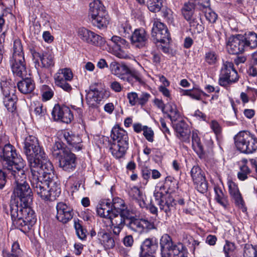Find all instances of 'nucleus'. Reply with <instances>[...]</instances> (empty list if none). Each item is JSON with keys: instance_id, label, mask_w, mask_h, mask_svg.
<instances>
[{"instance_id": "f257e3e1", "label": "nucleus", "mask_w": 257, "mask_h": 257, "mask_svg": "<svg viewBox=\"0 0 257 257\" xmlns=\"http://www.w3.org/2000/svg\"><path fill=\"white\" fill-rule=\"evenodd\" d=\"M24 151L31 170L30 180L34 191L44 200L52 201L61 193L59 184L52 180L53 167L39 145L37 138L27 137Z\"/></svg>"}, {"instance_id": "f03ea898", "label": "nucleus", "mask_w": 257, "mask_h": 257, "mask_svg": "<svg viewBox=\"0 0 257 257\" xmlns=\"http://www.w3.org/2000/svg\"><path fill=\"white\" fill-rule=\"evenodd\" d=\"M13 195L15 197L11 201L8 207L4 209L10 212L13 224L20 229H30L36 222V218L33 210L29 205L32 202V191L27 182L14 184Z\"/></svg>"}, {"instance_id": "7ed1b4c3", "label": "nucleus", "mask_w": 257, "mask_h": 257, "mask_svg": "<svg viewBox=\"0 0 257 257\" xmlns=\"http://www.w3.org/2000/svg\"><path fill=\"white\" fill-rule=\"evenodd\" d=\"M113 143L110 150L113 157L117 159L122 157L126 153L128 146V138L125 131L119 126H114L111 131Z\"/></svg>"}, {"instance_id": "20e7f679", "label": "nucleus", "mask_w": 257, "mask_h": 257, "mask_svg": "<svg viewBox=\"0 0 257 257\" xmlns=\"http://www.w3.org/2000/svg\"><path fill=\"white\" fill-rule=\"evenodd\" d=\"M110 69L113 75L132 86L136 85L137 83H144L141 74L136 69H131L125 64L113 62L110 65Z\"/></svg>"}, {"instance_id": "39448f33", "label": "nucleus", "mask_w": 257, "mask_h": 257, "mask_svg": "<svg viewBox=\"0 0 257 257\" xmlns=\"http://www.w3.org/2000/svg\"><path fill=\"white\" fill-rule=\"evenodd\" d=\"M10 65L13 73L19 77L27 75L23 46L19 39L14 42L12 56L10 60Z\"/></svg>"}, {"instance_id": "423d86ee", "label": "nucleus", "mask_w": 257, "mask_h": 257, "mask_svg": "<svg viewBox=\"0 0 257 257\" xmlns=\"http://www.w3.org/2000/svg\"><path fill=\"white\" fill-rule=\"evenodd\" d=\"M89 15L92 24L98 29L106 28L109 24V16L99 0H94L89 5Z\"/></svg>"}, {"instance_id": "0eeeda50", "label": "nucleus", "mask_w": 257, "mask_h": 257, "mask_svg": "<svg viewBox=\"0 0 257 257\" xmlns=\"http://www.w3.org/2000/svg\"><path fill=\"white\" fill-rule=\"evenodd\" d=\"M238 150L244 154H252L257 150V138L248 131H240L234 137Z\"/></svg>"}, {"instance_id": "6e6552de", "label": "nucleus", "mask_w": 257, "mask_h": 257, "mask_svg": "<svg viewBox=\"0 0 257 257\" xmlns=\"http://www.w3.org/2000/svg\"><path fill=\"white\" fill-rule=\"evenodd\" d=\"M154 195L160 209L168 213L173 207L174 199L166 190L164 185H157L154 192Z\"/></svg>"}, {"instance_id": "1a4fd4ad", "label": "nucleus", "mask_w": 257, "mask_h": 257, "mask_svg": "<svg viewBox=\"0 0 257 257\" xmlns=\"http://www.w3.org/2000/svg\"><path fill=\"white\" fill-rule=\"evenodd\" d=\"M238 80L236 70L232 62L226 61L223 64L219 75V84L223 86H227Z\"/></svg>"}, {"instance_id": "9d476101", "label": "nucleus", "mask_w": 257, "mask_h": 257, "mask_svg": "<svg viewBox=\"0 0 257 257\" xmlns=\"http://www.w3.org/2000/svg\"><path fill=\"white\" fill-rule=\"evenodd\" d=\"M130 211H123L122 212H111L109 217L112 225L113 233L118 236L124 226L126 225L125 220L128 221Z\"/></svg>"}, {"instance_id": "9b49d317", "label": "nucleus", "mask_w": 257, "mask_h": 257, "mask_svg": "<svg viewBox=\"0 0 257 257\" xmlns=\"http://www.w3.org/2000/svg\"><path fill=\"white\" fill-rule=\"evenodd\" d=\"M73 77V73L70 68L60 69L54 75L55 84L64 91L70 92L72 87L68 81H71Z\"/></svg>"}, {"instance_id": "f8f14e48", "label": "nucleus", "mask_w": 257, "mask_h": 257, "mask_svg": "<svg viewBox=\"0 0 257 257\" xmlns=\"http://www.w3.org/2000/svg\"><path fill=\"white\" fill-rule=\"evenodd\" d=\"M195 8L194 3L189 1L184 4L181 9V13L184 19L189 23L192 29L199 33L202 31V27L194 17Z\"/></svg>"}, {"instance_id": "ddd939ff", "label": "nucleus", "mask_w": 257, "mask_h": 257, "mask_svg": "<svg viewBox=\"0 0 257 257\" xmlns=\"http://www.w3.org/2000/svg\"><path fill=\"white\" fill-rule=\"evenodd\" d=\"M77 35L83 42L93 46H100L104 42L100 36L84 27L78 28Z\"/></svg>"}, {"instance_id": "4468645a", "label": "nucleus", "mask_w": 257, "mask_h": 257, "mask_svg": "<svg viewBox=\"0 0 257 257\" xmlns=\"http://www.w3.org/2000/svg\"><path fill=\"white\" fill-rule=\"evenodd\" d=\"M190 174L195 188L201 193H205L208 189L205 173L198 166H194L191 170Z\"/></svg>"}, {"instance_id": "2eb2a0df", "label": "nucleus", "mask_w": 257, "mask_h": 257, "mask_svg": "<svg viewBox=\"0 0 257 257\" xmlns=\"http://www.w3.org/2000/svg\"><path fill=\"white\" fill-rule=\"evenodd\" d=\"M152 36L156 40V43L160 42L161 44L169 43L171 39L166 26L158 21L154 22Z\"/></svg>"}, {"instance_id": "dca6fc26", "label": "nucleus", "mask_w": 257, "mask_h": 257, "mask_svg": "<svg viewBox=\"0 0 257 257\" xmlns=\"http://www.w3.org/2000/svg\"><path fill=\"white\" fill-rule=\"evenodd\" d=\"M17 164L8 168L11 179L14 180V184L27 182V175L25 173V163L23 160L17 159Z\"/></svg>"}, {"instance_id": "f3484780", "label": "nucleus", "mask_w": 257, "mask_h": 257, "mask_svg": "<svg viewBox=\"0 0 257 257\" xmlns=\"http://www.w3.org/2000/svg\"><path fill=\"white\" fill-rule=\"evenodd\" d=\"M226 49L229 53L237 55L243 53L247 49L243 36L237 35L229 37L226 43Z\"/></svg>"}, {"instance_id": "a211bd4d", "label": "nucleus", "mask_w": 257, "mask_h": 257, "mask_svg": "<svg viewBox=\"0 0 257 257\" xmlns=\"http://www.w3.org/2000/svg\"><path fill=\"white\" fill-rule=\"evenodd\" d=\"M0 159L6 162L8 168L17 164V159L23 160L20 156L18 155L15 149L11 144L6 145L4 147H0Z\"/></svg>"}, {"instance_id": "6ab92c4d", "label": "nucleus", "mask_w": 257, "mask_h": 257, "mask_svg": "<svg viewBox=\"0 0 257 257\" xmlns=\"http://www.w3.org/2000/svg\"><path fill=\"white\" fill-rule=\"evenodd\" d=\"M51 113L55 120H59L66 123H70L73 118V114L69 108L59 104L55 105Z\"/></svg>"}, {"instance_id": "aec40b11", "label": "nucleus", "mask_w": 257, "mask_h": 257, "mask_svg": "<svg viewBox=\"0 0 257 257\" xmlns=\"http://www.w3.org/2000/svg\"><path fill=\"white\" fill-rule=\"evenodd\" d=\"M160 244L161 256L164 255V253L172 252V251L177 253L179 250H184L185 249V247L182 243H174L171 237L167 234H165L162 236Z\"/></svg>"}, {"instance_id": "412c9836", "label": "nucleus", "mask_w": 257, "mask_h": 257, "mask_svg": "<svg viewBox=\"0 0 257 257\" xmlns=\"http://www.w3.org/2000/svg\"><path fill=\"white\" fill-rule=\"evenodd\" d=\"M57 219L62 223H66L73 218L74 212L73 209L66 203L60 202L56 206Z\"/></svg>"}, {"instance_id": "4be33fe9", "label": "nucleus", "mask_w": 257, "mask_h": 257, "mask_svg": "<svg viewBox=\"0 0 257 257\" xmlns=\"http://www.w3.org/2000/svg\"><path fill=\"white\" fill-rule=\"evenodd\" d=\"M126 226L133 231L141 233L145 229L152 228L153 225L148 220L131 217H128Z\"/></svg>"}, {"instance_id": "5701e85b", "label": "nucleus", "mask_w": 257, "mask_h": 257, "mask_svg": "<svg viewBox=\"0 0 257 257\" xmlns=\"http://www.w3.org/2000/svg\"><path fill=\"white\" fill-rule=\"evenodd\" d=\"M149 35L143 28L136 29L131 37L132 44L141 48L145 47L148 42Z\"/></svg>"}, {"instance_id": "b1692460", "label": "nucleus", "mask_w": 257, "mask_h": 257, "mask_svg": "<svg viewBox=\"0 0 257 257\" xmlns=\"http://www.w3.org/2000/svg\"><path fill=\"white\" fill-rule=\"evenodd\" d=\"M66 153L59 160V166L63 170L70 172L73 171L76 168V158L70 151L66 152Z\"/></svg>"}, {"instance_id": "393cba45", "label": "nucleus", "mask_w": 257, "mask_h": 257, "mask_svg": "<svg viewBox=\"0 0 257 257\" xmlns=\"http://www.w3.org/2000/svg\"><path fill=\"white\" fill-rule=\"evenodd\" d=\"M97 236L100 243L106 249H110L114 247L115 242L117 241V236L113 237L111 232L104 230L98 232Z\"/></svg>"}, {"instance_id": "a878e982", "label": "nucleus", "mask_w": 257, "mask_h": 257, "mask_svg": "<svg viewBox=\"0 0 257 257\" xmlns=\"http://www.w3.org/2000/svg\"><path fill=\"white\" fill-rule=\"evenodd\" d=\"M175 129L177 137L182 141L188 143L189 142L190 131L184 121H181L176 123L175 124Z\"/></svg>"}, {"instance_id": "bb28decb", "label": "nucleus", "mask_w": 257, "mask_h": 257, "mask_svg": "<svg viewBox=\"0 0 257 257\" xmlns=\"http://www.w3.org/2000/svg\"><path fill=\"white\" fill-rule=\"evenodd\" d=\"M19 90L23 94H29L33 91L35 88L34 81L31 78H25L17 83Z\"/></svg>"}, {"instance_id": "cd10ccee", "label": "nucleus", "mask_w": 257, "mask_h": 257, "mask_svg": "<svg viewBox=\"0 0 257 257\" xmlns=\"http://www.w3.org/2000/svg\"><path fill=\"white\" fill-rule=\"evenodd\" d=\"M39 60L41 62V67L49 68L54 66L55 62L54 55L49 52H45L42 54H38Z\"/></svg>"}, {"instance_id": "c85d7f7f", "label": "nucleus", "mask_w": 257, "mask_h": 257, "mask_svg": "<svg viewBox=\"0 0 257 257\" xmlns=\"http://www.w3.org/2000/svg\"><path fill=\"white\" fill-rule=\"evenodd\" d=\"M111 212L110 203L107 201H101L97 206V212L100 217L108 218Z\"/></svg>"}, {"instance_id": "c756f323", "label": "nucleus", "mask_w": 257, "mask_h": 257, "mask_svg": "<svg viewBox=\"0 0 257 257\" xmlns=\"http://www.w3.org/2000/svg\"><path fill=\"white\" fill-rule=\"evenodd\" d=\"M64 137L67 143L74 148V150L79 151L81 149V141L79 136L71 135L67 132L64 133Z\"/></svg>"}, {"instance_id": "7c9ffc66", "label": "nucleus", "mask_w": 257, "mask_h": 257, "mask_svg": "<svg viewBox=\"0 0 257 257\" xmlns=\"http://www.w3.org/2000/svg\"><path fill=\"white\" fill-rule=\"evenodd\" d=\"M0 85L3 94L5 96L14 94L15 86L11 80L3 78L0 82Z\"/></svg>"}, {"instance_id": "2f4dec72", "label": "nucleus", "mask_w": 257, "mask_h": 257, "mask_svg": "<svg viewBox=\"0 0 257 257\" xmlns=\"http://www.w3.org/2000/svg\"><path fill=\"white\" fill-rule=\"evenodd\" d=\"M86 99L87 104L91 107L95 106L99 103L98 89L90 88L86 93Z\"/></svg>"}, {"instance_id": "473e14b6", "label": "nucleus", "mask_w": 257, "mask_h": 257, "mask_svg": "<svg viewBox=\"0 0 257 257\" xmlns=\"http://www.w3.org/2000/svg\"><path fill=\"white\" fill-rule=\"evenodd\" d=\"M215 192V200L217 203L224 208L229 205V202L227 196L224 194L222 189L217 186L214 188Z\"/></svg>"}, {"instance_id": "72a5a7b5", "label": "nucleus", "mask_w": 257, "mask_h": 257, "mask_svg": "<svg viewBox=\"0 0 257 257\" xmlns=\"http://www.w3.org/2000/svg\"><path fill=\"white\" fill-rule=\"evenodd\" d=\"M70 151L68 148L64 147L63 144L61 142H57L53 145L51 152L52 154L56 158H58L59 160L62 157L65 155L66 152Z\"/></svg>"}, {"instance_id": "f704fd0d", "label": "nucleus", "mask_w": 257, "mask_h": 257, "mask_svg": "<svg viewBox=\"0 0 257 257\" xmlns=\"http://www.w3.org/2000/svg\"><path fill=\"white\" fill-rule=\"evenodd\" d=\"M192 146L194 151L199 155L203 153V147L197 131H193L192 134Z\"/></svg>"}, {"instance_id": "c9c22d12", "label": "nucleus", "mask_w": 257, "mask_h": 257, "mask_svg": "<svg viewBox=\"0 0 257 257\" xmlns=\"http://www.w3.org/2000/svg\"><path fill=\"white\" fill-rule=\"evenodd\" d=\"M112 212H122L123 211H130L126 206L124 201L120 198L113 199L112 203L111 205Z\"/></svg>"}, {"instance_id": "e433bc0d", "label": "nucleus", "mask_w": 257, "mask_h": 257, "mask_svg": "<svg viewBox=\"0 0 257 257\" xmlns=\"http://www.w3.org/2000/svg\"><path fill=\"white\" fill-rule=\"evenodd\" d=\"M242 162L243 164L240 166L239 171L237 173V176L239 180L244 181L248 178V176L251 173V170L246 165L247 160L243 159Z\"/></svg>"}, {"instance_id": "4c0bfd02", "label": "nucleus", "mask_w": 257, "mask_h": 257, "mask_svg": "<svg viewBox=\"0 0 257 257\" xmlns=\"http://www.w3.org/2000/svg\"><path fill=\"white\" fill-rule=\"evenodd\" d=\"M157 247V244L153 238H147L141 246V251L153 253Z\"/></svg>"}, {"instance_id": "58836bf2", "label": "nucleus", "mask_w": 257, "mask_h": 257, "mask_svg": "<svg viewBox=\"0 0 257 257\" xmlns=\"http://www.w3.org/2000/svg\"><path fill=\"white\" fill-rule=\"evenodd\" d=\"M34 109V113L36 117L41 118L44 117L47 113V110L44 105L38 101H35L32 105Z\"/></svg>"}, {"instance_id": "ea45409f", "label": "nucleus", "mask_w": 257, "mask_h": 257, "mask_svg": "<svg viewBox=\"0 0 257 257\" xmlns=\"http://www.w3.org/2000/svg\"><path fill=\"white\" fill-rule=\"evenodd\" d=\"M243 40L246 48L249 47L253 49L257 47V35L253 32H250L245 37L243 36Z\"/></svg>"}, {"instance_id": "a19ab883", "label": "nucleus", "mask_w": 257, "mask_h": 257, "mask_svg": "<svg viewBox=\"0 0 257 257\" xmlns=\"http://www.w3.org/2000/svg\"><path fill=\"white\" fill-rule=\"evenodd\" d=\"M168 107L169 114L168 116L172 121H176L180 118V113L177 109L176 104L171 102L167 104Z\"/></svg>"}, {"instance_id": "79ce46f5", "label": "nucleus", "mask_w": 257, "mask_h": 257, "mask_svg": "<svg viewBox=\"0 0 257 257\" xmlns=\"http://www.w3.org/2000/svg\"><path fill=\"white\" fill-rule=\"evenodd\" d=\"M147 6L151 12L157 13L161 10L162 2V0H148Z\"/></svg>"}, {"instance_id": "37998d69", "label": "nucleus", "mask_w": 257, "mask_h": 257, "mask_svg": "<svg viewBox=\"0 0 257 257\" xmlns=\"http://www.w3.org/2000/svg\"><path fill=\"white\" fill-rule=\"evenodd\" d=\"M110 42L113 44L116 49L119 47L127 48L128 45L125 40L117 36H113L110 39Z\"/></svg>"}, {"instance_id": "c03bdc74", "label": "nucleus", "mask_w": 257, "mask_h": 257, "mask_svg": "<svg viewBox=\"0 0 257 257\" xmlns=\"http://www.w3.org/2000/svg\"><path fill=\"white\" fill-rule=\"evenodd\" d=\"M231 199L239 209L244 213L246 212L247 207L241 194L232 197Z\"/></svg>"}, {"instance_id": "a18cd8bd", "label": "nucleus", "mask_w": 257, "mask_h": 257, "mask_svg": "<svg viewBox=\"0 0 257 257\" xmlns=\"http://www.w3.org/2000/svg\"><path fill=\"white\" fill-rule=\"evenodd\" d=\"M5 97L4 103L6 107L9 111H13L16 109L15 95L14 94L13 95H8V96Z\"/></svg>"}, {"instance_id": "49530a36", "label": "nucleus", "mask_w": 257, "mask_h": 257, "mask_svg": "<svg viewBox=\"0 0 257 257\" xmlns=\"http://www.w3.org/2000/svg\"><path fill=\"white\" fill-rule=\"evenodd\" d=\"M243 257H257V247L252 245H245L244 249Z\"/></svg>"}, {"instance_id": "de8ad7c7", "label": "nucleus", "mask_w": 257, "mask_h": 257, "mask_svg": "<svg viewBox=\"0 0 257 257\" xmlns=\"http://www.w3.org/2000/svg\"><path fill=\"white\" fill-rule=\"evenodd\" d=\"M228 191L231 198L238 195L240 193L238 186L234 182L231 181H228Z\"/></svg>"}, {"instance_id": "09e8293b", "label": "nucleus", "mask_w": 257, "mask_h": 257, "mask_svg": "<svg viewBox=\"0 0 257 257\" xmlns=\"http://www.w3.org/2000/svg\"><path fill=\"white\" fill-rule=\"evenodd\" d=\"M218 56L213 51H209L205 54V61L209 65L215 64L217 61Z\"/></svg>"}, {"instance_id": "8fccbe9b", "label": "nucleus", "mask_w": 257, "mask_h": 257, "mask_svg": "<svg viewBox=\"0 0 257 257\" xmlns=\"http://www.w3.org/2000/svg\"><path fill=\"white\" fill-rule=\"evenodd\" d=\"M202 93L203 92L198 89H193L192 90H186L184 94L189 96L194 99L200 100Z\"/></svg>"}, {"instance_id": "3c124183", "label": "nucleus", "mask_w": 257, "mask_h": 257, "mask_svg": "<svg viewBox=\"0 0 257 257\" xmlns=\"http://www.w3.org/2000/svg\"><path fill=\"white\" fill-rule=\"evenodd\" d=\"M235 249V244L230 241H226L225 244L223 247V250L225 254V256L233 255V251Z\"/></svg>"}, {"instance_id": "603ef678", "label": "nucleus", "mask_w": 257, "mask_h": 257, "mask_svg": "<svg viewBox=\"0 0 257 257\" xmlns=\"http://www.w3.org/2000/svg\"><path fill=\"white\" fill-rule=\"evenodd\" d=\"M143 134L146 139L150 142H153L154 141V133L153 131L150 128L147 126H143Z\"/></svg>"}, {"instance_id": "864d4df0", "label": "nucleus", "mask_w": 257, "mask_h": 257, "mask_svg": "<svg viewBox=\"0 0 257 257\" xmlns=\"http://www.w3.org/2000/svg\"><path fill=\"white\" fill-rule=\"evenodd\" d=\"M127 98L129 103L132 106L138 104L139 95L135 92H129L127 94Z\"/></svg>"}, {"instance_id": "5fc2aeb1", "label": "nucleus", "mask_w": 257, "mask_h": 257, "mask_svg": "<svg viewBox=\"0 0 257 257\" xmlns=\"http://www.w3.org/2000/svg\"><path fill=\"white\" fill-rule=\"evenodd\" d=\"M122 47L117 48L114 52V55L120 59H128L130 58V54L121 49Z\"/></svg>"}, {"instance_id": "6e6d98bb", "label": "nucleus", "mask_w": 257, "mask_h": 257, "mask_svg": "<svg viewBox=\"0 0 257 257\" xmlns=\"http://www.w3.org/2000/svg\"><path fill=\"white\" fill-rule=\"evenodd\" d=\"M211 130L216 135H219L221 132V127L219 123L215 120H212L209 123Z\"/></svg>"}, {"instance_id": "4d7b16f0", "label": "nucleus", "mask_w": 257, "mask_h": 257, "mask_svg": "<svg viewBox=\"0 0 257 257\" xmlns=\"http://www.w3.org/2000/svg\"><path fill=\"white\" fill-rule=\"evenodd\" d=\"M151 95L149 93L147 92H142L139 95L138 103V104L142 106L145 105L149 100Z\"/></svg>"}, {"instance_id": "13d9d810", "label": "nucleus", "mask_w": 257, "mask_h": 257, "mask_svg": "<svg viewBox=\"0 0 257 257\" xmlns=\"http://www.w3.org/2000/svg\"><path fill=\"white\" fill-rule=\"evenodd\" d=\"M75 228L78 237L81 240L85 239L86 237V231L79 224L75 225Z\"/></svg>"}, {"instance_id": "bf43d9fd", "label": "nucleus", "mask_w": 257, "mask_h": 257, "mask_svg": "<svg viewBox=\"0 0 257 257\" xmlns=\"http://www.w3.org/2000/svg\"><path fill=\"white\" fill-rule=\"evenodd\" d=\"M110 87L115 92H119L122 89V86L116 81H112L110 84Z\"/></svg>"}, {"instance_id": "052dcab7", "label": "nucleus", "mask_w": 257, "mask_h": 257, "mask_svg": "<svg viewBox=\"0 0 257 257\" xmlns=\"http://www.w3.org/2000/svg\"><path fill=\"white\" fill-rule=\"evenodd\" d=\"M98 94L99 102L102 99H106L110 96V92L105 89H98Z\"/></svg>"}, {"instance_id": "680f3d73", "label": "nucleus", "mask_w": 257, "mask_h": 257, "mask_svg": "<svg viewBox=\"0 0 257 257\" xmlns=\"http://www.w3.org/2000/svg\"><path fill=\"white\" fill-rule=\"evenodd\" d=\"M205 17L206 19L211 23H215L217 19V14L211 11L206 14Z\"/></svg>"}, {"instance_id": "e2e57ef3", "label": "nucleus", "mask_w": 257, "mask_h": 257, "mask_svg": "<svg viewBox=\"0 0 257 257\" xmlns=\"http://www.w3.org/2000/svg\"><path fill=\"white\" fill-rule=\"evenodd\" d=\"M130 194L135 199H139L142 196V192L137 187H133L130 192Z\"/></svg>"}, {"instance_id": "0e129e2a", "label": "nucleus", "mask_w": 257, "mask_h": 257, "mask_svg": "<svg viewBox=\"0 0 257 257\" xmlns=\"http://www.w3.org/2000/svg\"><path fill=\"white\" fill-rule=\"evenodd\" d=\"M194 3L201 8H208L210 6V0H194Z\"/></svg>"}, {"instance_id": "69168bd1", "label": "nucleus", "mask_w": 257, "mask_h": 257, "mask_svg": "<svg viewBox=\"0 0 257 257\" xmlns=\"http://www.w3.org/2000/svg\"><path fill=\"white\" fill-rule=\"evenodd\" d=\"M119 33L124 36H126L127 34L130 33L131 31L130 26L127 25L126 24H122L119 28Z\"/></svg>"}, {"instance_id": "338daca9", "label": "nucleus", "mask_w": 257, "mask_h": 257, "mask_svg": "<svg viewBox=\"0 0 257 257\" xmlns=\"http://www.w3.org/2000/svg\"><path fill=\"white\" fill-rule=\"evenodd\" d=\"M134 238L132 235H126L123 239V244L126 247H131L134 244Z\"/></svg>"}, {"instance_id": "774afa93", "label": "nucleus", "mask_w": 257, "mask_h": 257, "mask_svg": "<svg viewBox=\"0 0 257 257\" xmlns=\"http://www.w3.org/2000/svg\"><path fill=\"white\" fill-rule=\"evenodd\" d=\"M183 250H180L177 253L172 251V252L164 253V255H162L161 257H185L183 253Z\"/></svg>"}]
</instances>
